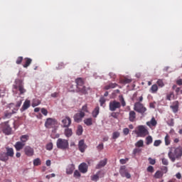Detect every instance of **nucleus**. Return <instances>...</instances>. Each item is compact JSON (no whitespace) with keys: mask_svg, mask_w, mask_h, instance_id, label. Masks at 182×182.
<instances>
[{"mask_svg":"<svg viewBox=\"0 0 182 182\" xmlns=\"http://www.w3.org/2000/svg\"><path fill=\"white\" fill-rule=\"evenodd\" d=\"M9 109H11V113H13V114H15V113H16V112H18V110H19V108H16V107L15 106V104L14 103H10L9 105Z\"/></svg>","mask_w":182,"mask_h":182,"instance_id":"nucleus-28","label":"nucleus"},{"mask_svg":"<svg viewBox=\"0 0 182 182\" xmlns=\"http://www.w3.org/2000/svg\"><path fill=\"white\" fill-rule=\"evenodd\" d=\"M41 164H42V161H41V159L37 158L33 160V166H41Z\"/></svg>","mask_w":182,"mask_h":182,"instance_id":"nucleus-40","label":"nucleus"},{"mask_svg":"<svg viewBox=\"0 0 182 182\" xmlns=\"http://www.w3.org/2000/svg\"><path fill=\"white\" fill-rule=\"evenodd\" d=\"M140 153H141V149L137 148V147L134 149L132 151V154H134V156H136V154H139Z\"/></svg>","mask_w":182,"mask_h":182,"instance_id":"nucleus-44","label":"nucleus"},{"mask_svg":"<svg viewBox=\"0 0 182 182\" xmlns=\"http://www.w3.org/2000/svg\"><path fill=\"white\" fill-rule=\"evenodd\" d=\"M9 160V156L6 154V152L1 151L0 153V161L6 162Z\"/></svg>","mask_w":182,"mask_h":182,"instance_id":"nucleus-21","label":"nucleus"},{"mask_svg":"<svg viewBox=\"0 0 182 182\" xmlns=\"http://www.w3.org/2000/svg\"><path fill=\"white\" fill-rule=\"evenodd\" d=\"M76 86H77V90L80 93H82V95H87V90L86 89V87H85V82L83 81V79L79 77L75 80Z\"/></svg>","mask_w":182,"mask_h":182,"instance_id":"nucleus-4","label":"nucleus"},{"mask_svg":"<svg viewBox=\"0 0 182 182\" xmlns=\"http://www.w3.org/2000/svg\"><path fill=\"white\" fill-rule=\"evenodd\" d=\"M24 153L28 157H32V156H33L35 154V151L33 150V148L31 147L30 146H26L24 148Z\"/></svg>","mask_w":182,"mask_h":182,"instance_id":"nucleus-14","label":"nucleus"},{"mask_svg":"<svg viewBox=\"0 0 182 182\" xmlns=\"http://www.w3.org/2000/svg\"><path fill=\"white\" fill-rule=\"evenodd\" d=\"M119 173L122 177H126L127 178H130L132 175L127 172V169H126V166H122L119 168Z\"/></svg>","mask_w":182,"mask_h":182,"instance_id":"nucleus-10","label":"nucleus"},{"mask_svg":"<svg viewBox=\"0 0 182 182\" xmlns=\"http://www.w3.org/2000/svg\"><path fill=\"white\" fill-rule=\"evenodd\" d=\"M81 112H83V113H89V109L87 108V104H85L82 107Z\"/></svg>","mask_w":182,"mask_h":182,"instance_id":"nucleus-45","label":"nucleus"},{"mask_svg":"<svg viewBox=\"0 0 182 182\" xmlns=\"http://www.w3.org/2000/svg\"><path fill=\"white\" fill-rule=\"evenodd\" d=\"M159 90V86H157V84H154L151 88L149 89L150 93H157Z\"/></svg>","mask_w":182,"mask_h":182,"instance_id":"nucleus-27","label":"nucleus"},{"mask_svg":"<svg viewBox=\"0 0 182 182\" xmlns=\"http://www.w3.org/2000/svg\"><path fill=\"white\" fill-rule=\"evenodd\" d=\"M83 133V127L82 125H78L77 128L76 134L77 136H82Z\"/></svg>","mask_w":182,"mask_h":182,"instance_id":"nucleus-33","label":"nucleus"},{"mask_svg":"<svg viewBox=\"0 0 182 182\" xmlns=\"http://www.w3.org/2000/svg\"><path fill=\"white\" fill-rule=\"evenodd\" d=\"M66 129L64 131V134L66 137H72V135L73 134V132L72 131V129L69 127H65Z\"/></svg>","mask_w":182,"mask_h":182,"instance_id":"nucleus-24","label":"nucleus"},{"mask_svg":"<svg viewBox=\"0 0 182 182\" xmlns=\"http://www.w3.org/2000/svg\"><path fill=\"white\" fill-rule=\"evenodd\" d=\"M100 106L103 107L105 103H106V98H105L104 97H100Z\"/></svg>","mask_w":182,"mask_h":182,"instance_id":"nucleus-47","label":"nucleus"},{"mask_svg":"<svg viewBox=\"0 0 182 182\" xmlns=\"http://www.w3.org/2000/svg\"><path fill=\"white\" fill-rule=\"evenodd\" d=\"M107 164V159H105L99 162L98 164H97L95 168L99 169L102 168V167H105Z\"/></svg>","mask_w":182,"mask_h":182,"instance_id":"nucleus-23","label":"nucleus"},{"mask_svg":"<svg viewBox=\"0 0 182 182\" xmlns=\"http://www.w3.org/2000/svg\"><path fill=\"white\" fill-rule=\"evenodd\" d=\"M25 63L23 65V68H28L32 63V59L29 58H24Z\"/></svg>","mask_w":182,"mask_h":182,"instance_id":"nucleus-31","label":"nucleus"},{"mask_svg":"<svg viewBox=\"0 0 182 182\" xmlns=\"http://www.w3.org/2000/svg\"><path fill=\"white\" fill-rule=\"evenodd\" d=\"M146 124L150 127V126L156 127L157 126V121L154 117H152L150 122H147Z\"/></svg>","mask_w":182,"mask_h":182,"instance_id":"nucleus-29","label":"nucleus"},{"mask_svg":"<svg viewBox=\"0 0 182 182\" xmlns=\"http://www.w3.org/2000/svg\"><path fill=\"white\" fill-rule=\"evenodd\" d=\"M162 161V164H164V166H168V159H166V158H163L161 159Z\"/></svg>","mask_w":182,"mask_h":182,"instance_id":"nucleus-51","label":"nucleus"},{"mask_svg":"<svg viewBox=\"0 0 182 182\" xmlns=\"http://www.w3.org/2000/svg\"><path fill=\"white\" fill-rule=\"evenodd\" d=\"M171 97H174V92H171L167 95L166 100H171Z\"/></svg>","mask_w":182,"mask_h":182,"instance_id":"nucleus-46","label":"nucleus"},{"mask_svg":"<svg viewBox=\"0 0 182 182\" xmlns=\"http://www.w3.org/2000/svg\"><path fill=\"white\" fill-rule=\"evenodd\" d=\"M151 143H153V137H151V136H148L146 138V146H149V144H151Z\"/></svg>","mask_w":182,"mask_h":182,"instance_id":"nucleus-38","label":"nucleus"},{"mask_svg":"<svg viewBox=\"0 0 182 182\" xmlns=\"http://www.w3.org/2000/svg\"><path fill=\"white\" fill-rule=\"evenodd\" d=\"M148 160H149V164H151L152 166H154V164H156V159L149 158Z\"/></svg>","mask_w":182,"mask_h":182,"instance_id":"nucleus-55","label":"nucleus"},{"mask_svg":"<svg viewBox=\"0 0 182 182\" xmlns=\"http://www.w3.org/2000/svg\"><path fill=\"white\" fill-rule=\"evenodd\" d=\"M134 110H135V112H137V113L144 114V113L147 112V108H146V107H144V105L140 102H137L134 103Z\"/></svg>","mask_w":182,"mask_h":182,"instance_id":"nucleus-6","label":"nucleus"},{"mask_svg":"<svg viewBox=\"0 0 182 182\" xmlns=\"http://www.w3.org/2000/svg\"><path fill=\"white\" fill-rule=\"evenodd\" d=\"M105 173L102 171H98L97 174L91 176L92 181H97L99 180V177H104Z\"/></svg>","mask_w":182,"mask_h":182,"instance_id":"nucleus-16","label":"nucleus"},{"mask_svg":"<svg viewBox=\"0 0 182 182\" xmlns=\"http://www.w3.org/2000/svg\"><path fill=\"white\" fill-rule=\"evenodd\" d=\"M41 113L42 114H43L44 116H48V109H45V108H42L41 109Z\"/></svg>","mask_w":182,"mask_h":182,"instance_id":"nucleus-57","label":"nucleus"},{"mask_svg":"<svg viewBox=\"0 0 182 182\" xmlns=\"http://www.w3.org/2000/svg\"><path fill=\"white\" fill-rule=\"evenodd\" d=\"M128 160H129V158L122 159L119 160V163L120 164H126Z\"/></svg>","mask_w":182,"mask_h":182,"instance_id":"nucleus-52","label":"nucleus"},{"mask_svg":"<svg viewBox=\"0 0 182 182\" xmlns=\"http://www.w3.org/2000/svg\"><path fill=\"white\" fill-rule=\"evenodd\" d=\"M22 105V100H20L19 101L16 102V105H14L17 109H19L21 107V105Z\"/></svg>","mask_w":182,"mask_h":182,"instance_id":"nucleus-54","label":"nucleus"},{"mask_svg":"<svg viewBox=\"0 0 182 182\" xmlns=\"http://www.w3.org/2000/svg\"><path fill=\"white\" fill-rule=\"evenodd\" d=\"M176 94L178 95H182V90L181 88L180 87H177L176 90H175Z\"/></svg>","mask_w":182,"mask_h":182,"instance_id":"nucleus-59","label":"nucleus"},{"mask_svg":"<svg viewBox=\"0 0 182 182\" xmlns=\"http://www.w3.org/2000/svg\"><path fill=\"white\" fill-rule=\"evenodd\" d=\"M22 60H23V57H22V56L18 57V58L16 61V63L17 65H21V63H22Z\"/></svg>","mask_w":182,"mask_h":182,"instance_id":"nucleus-48","label":"nucleus"},{"mask_svg":"<svg viewBox=\"0 0 182 182\" xmlns=\"http://www.w3.org/2000/svg\"><path fill=\"white\" fill-rule=\"evenodd\" d=\"M147 171L149 173H154V168L152 166H149L147 168Z\"/></svg>","mask_w":182,"mask_h":182,"instance_id":"nucleus-56","label":"nucleus"},{"mask_svg":"<svg viewBox=\"0 0 182 182\" xmlns=\"http://www.w3.org/2000/svg\"><path fill=\"white\" fill-rule=\"evenodd\" d=\"M156 83L159 86V87H164V82H163L162 80H158Z\"/></svg>","mask_w":182,"mask_h":182,"instance_id":"nucleus-49","label":"nucleus"},{"mask_svg":"<svg viewBox=\"0 0 182 182\" xmlns=\"http://www.w3.org/2000/svg\"><path fill=\"white\" fill-rule=\"evenodd\" d=\"M0 129H1V132L6 136H9V134H12V128L11 126H9V124H8V122H4L0 125Z\"/></svg>","mask_w":182,"mask_h":182,"instance_id":"nucleus-7","label":"nucleus"},{"mask_svg":"<svg viewBox=\"0 0 182 182\" xmlns=\"http://www.w3.org/2000/svg\"><path fill=\"white\" fill-rule=\"evenodd\" d=\"M130 130L129 129V128H124L123 129V133L124 134V136H127V134H129Z\"/></svg>","mask_w":182,"mask_h":182,"instance_id":"nucleus-58","label":"nucleus"},{"mask_svg":"<svg viewBox=\"0 0 182 182\" xmlns=\"http://www.w3.org/2000/svg\"><path fill=\"white\" fill-rule=\"evenodd\" d=\"M20 140L23 144H26V143L29 140V135H22L20 137Z\"/></svg>","mask_w":182,"mask_h":182,"instance_id":"nucleus-30","label":"nucleus"},{"mask_svg":"<svg viewBox=\"0 0 182 182\" xmlns=\"http://www.w3.org/2000/svg\"><path fill=\"white\" fill-rule=\"evenodd\" d=\"M86 149H87V145L85 144V140L81 139L78 142V150L80 151V153H85L86 151Z\"/></svg>","mask_w":182,"mask_h":182,"instance_id":"nucleus-13","label":"nucleus"},{"mask_svg":"<svg viewBox=\"0 0 182 182\" xmlns=\"http://www.w3.org/2000/svg\"><path fill=\"white\" fill-rule=\"evenodd\" d=\"M57 149L63 150V151L69 149V140L60 138L56 141Z\"/></svg>","mask_w":182,"mask_h":182,"instance_id":"nucleus-3","label":"nucleus"},{"mask_svg":"<svg viewBox=\"0 0 182 182\" xmlns=\"http://www.w3.org/2000/svg\"><path fill=\"white\" fill-rule=\"evenodd\" d=\"M164 141L166 146H170V143H171V141L170 140V136L168 134H166L164 138Z\"/></svg>","mask_w":182,"mask_h":182,"instance_id":"nucleus-37","label":"nucleus"},{"mask_svg":"<svg viewBox=\"0 0 182 182\" xmlns=\"http://www.w3.org/2000/svg\"><path fill=\"white\" fill-rule=\"evenodd\" d=\"M74 177H80V172H79L77 170L75 171Z\"/></svg>","mask_w":182,"mask_h":182,"instance_id":"nucleus-60","label":"nucleus"},{"mask_svg":"<svg viewBox=\"0 0 182 182\" xmlns=\"http://www.w3.org/2000/svg\"><path fill=\"white\" fill-rule=\"evenodd\" d=\"M6 154L9 157H14L15 152L14 151V148H11L9 146L6 147Z\"/></svg>","mask_w":182,"mask_h":182,"instance_id":"nucleus-20","label":"nucleus"},{"mask_svg":"<svg viewBox=\"0 0 182 182\" xmlns=\"http://www.w3.org/2000/svg\"><path fill=\"white\" fill-rule=\"evenodd\" d=\"M119 137H120V132H114L112 133V139L114 140H116V139H119Z\"/></svg>","mask_w":182,"mask_h":182,"instance_id":"nucleus-43","label":"nucleus"},{"mask_svg":"<svg viewBox=\"0 0 182 182\" xmlns=\"http://www.w3.org/2000/svg\"><path fill=\"white\" fill-rule=\"evenodd\" d=\"M52 149H53V144L52 142H50L46 145V149L50 151L52 150Z\"/></svg>","mask_w":182,"mask_h":182,"instance_id":"nucleus-50","label":"nucleus"},{"mask_svg":"<svg viewBox=\"0 0 182 182\" xmlns=\"http://www.w3.org/2000/svg\"><path fill=\"white\" fill-rule=\"evenodd\" d=\"M136 134L139 137H144L145 136H147L149 134V130H147V128L144 125H139L137 127V130L136 132Z\"/></svg>","mask_w":182,"mask_h":182,"instance_id":"nucleus-8","label":"nucleus"},{"mask_svg":"<svg viewBox=\"0 0 182 182\" xmlns=\"http://www.w3.org/2000/svg\"><path fill=\"white\" fill-rule=\"evenodd\" d=\"M121 83H123V85H127L129 83H132V79L124 77L121 79Z\"/></svg>","mask_w":182,"mask_h":182,"instance_id":"nucleus-36","label":"nucleus"},{"mask_svg":"<svg viewBox=\"0 0 182 182\" xmlns=\"http://www.w3.org/2000/svg\"><path fill=\"white\" fill-rule=\"evenodd\" d=\"M160 144H161V140H156L154 142V146H155V147H159Z\"/></svg>","mask_w":182,"mask_h":182,"instance_id":"nucleus-53","label":"nucleus"},{"mask_svg":"<svg viewBox=\"0 0 182 182\" xmlns=\"http://www.w3.org/2000/svg\"><path fill=\"white\" fill-rule=\"evenodd\" d=\"M85 112L80 111L79 113H77L74 115V121L76 123H80V122H82V119H83V117H85Z\"/></svg>","mask_w":182,"mask_h":182,"instance_id":"nucleus-12","label":"nucleus"},{"mask_svg":"<svg viewBox=\"0 0 182 182\" xmlns=\"http://www.w3.org/2000/svg\"><path fill=\"white\" fill-rule=\"evenodd\" d=\"M176 84L178 85V86H181L182 85V79H178L176 80Z\"/></svg>","mask_w":182,"mask_h":182,"instance_id":"nucleus-62","label":"nucleus"},{"mask_svg":"<svg viewBox=\"0 0 182 182\" xmlns=\"http://www.w3.org/2000/svg\"><path fill=\"white\" fill-rule=\"evenodd\" d=\"M12 114H14L12 112L5 111L4 112V119H11V117H12Z\"/></svg>","mask_w":182,"mask_h":182,"instance_id":"nucleus-42","label":"nucleus"},{"mask_svg":"<svg viewBox=\"0 0 182 182\" xmlns=\"http://www.w3.org/2000/svg\"><path fill=\"white\" fill-rule=\"evenodd\" d=\"M79 171L80 173H82V174H85V173H87V164L86 163H82L79 167Z\"/></svg>","mask_w":182,"mask_h":182,"instance_id":"nucleus-15","label":"nucleus"},{"mask_svg":"<svg viewBox=\"0 0 182 182\" xmlns=\"http://www.w3.org/2000/svg\"><path fill=\"white\" fill-rule=\"evenodd\" d=\"M97 150H103V149H104V145H103V143H102V144H100L97 146Z\"/></svg>","mask_w":182,"mask_h":182,"instance_id":"nucleus-61","label":"nucleus"},{"mask_svg":"<svg viewBox=\"0 0 182 182\" xmlns=\"http://www.w3.org/2000/svg\"><path fill=\"white\" fill-rule=\"evenodd\" d=\"M14 89L16 90H18L19 95H23V93H26V89H25V87L23 86V82L21 80H16V85H14Z\"/></svg>","mask_w":182,"mask_h":182,"instance_id":"nucleus-5","label":"nucleus"},{"mask_svg":"<svg viewBox=\"0 0 182 182\" xmlns=\"http://www.w3.org/2000/svg\"><path fill=\"white\" fill-rule=\"evenodd\" d=\"M26 144H23L21 141H17L16 142L14 147L16 150V151H21V150H22V149H23V147H25V145Z\"/></svg>","mask_w":182,"mask_h":182,"instance_id":"nucleus-17","label":"nucleus"},{"mask_svg":"<svg viewBox=\"0 0 182 182\" xmlns=\"http://www.w3.org/2000/svg\"><path fill=\"white\" fill-rule=\"evenodd\" d=\"M29 107H31V101L26 100L23 102L22 107L21 108V112H25V110H27V109H29Z\"/></svg>","mask_w":182,"mask_h":182,"instance_id":"nucleus-18","label":"nucleus"},{"mask_svg":"<svg viewBox=\"0 0 182 182\" xmlns=\"http://www.w3.org/2000/svg\"><path fill=\"white\" fill-rule=\"evenodd\" d=\"M170 107L173 113H177V112H178V101L173 102V105H171Z\"/></svg>","mask_w":182,"mask_h":182,"instance_id":"nucleus-22","label":"nucleus"},{"mask_svg":"<svg viewBox=\"0 0 182 182\" xmlns=\"http://www.w3.org/2000/svg\"><path fill=\"white\" fill-rule=\"evenodd\" d=\"M75 171V165L70 164L67 167L66 173L68 174H72L73 171Z\"/></svg>","mask_w":182,"mask_h":182,"instance_id":"nucleus-26","label":"nucleus"},{"mask_svg":"<svg viewBox=\"0 0 182 182\" xmlns=\"http://www.w3.org/2000/svg\"><path fill=\"white\" fill-rule=\"evenodd\" d=\"M114 87H117V83H109V85L105 87V90H109V89H114Z\"/></svg>","mask_w":182,"mask_h":182,"instance_id":"nucleus-32","label":"nucleus"},{"mask_svg":"<svg viewBox=\"0 0 182 182\" xmlns=\"http://www.w3.org/2000/svg\"><path fill=\"white\" fill-rule=\"evenodd\" d=\"M56 124H58V121L55 119L48 118L45 122V127L46 129H53L56 127Z\"/></svg>","mask_w":182,"mask_h":182,"instance_id":"nucleus-9","label":"nucleus"},{"mask_svg":"<svg viewBox=\"0 0 182 182\" xmlns=\"http://www.w3.org/2000/svg\"><path fill=\"white\" fill-rule=\"evenodd\" d=\"M168 157L170 159L172 163H174L176 160H178L182 157V147L178 146L176 148H171L168 153Z\"/></svg>","mask_w":182,"mask_h":182,"instance_id":"nucleus-1","label":"nucleus"},{"mask_svg":"<svg viewBox=\"0 0 182 182\" xmlns=\"http://www.w3.org/2000/svg\"><path fill=\"white\" fill-rule=\"evenodd\" d=\"M135 147L139 148L140 147H144V141L143 139H140L138 141L136 142L135 144Z\"/></svg>","mask_w":182,"mask_h":182,"instance_id":"nucleus-35","label":"nucleus"},{"mask_svg":"<svg viewBox=\"0 0 182 182\" xmlns=\"http://www.w3.org/2000/svg\"><path fill=\"white\" fill-rule=\"evenodd\" d=\"M58 95H59V93L54 92V93L51 94V97H58Z\"/></svg>","mask_w":182,"mask_h":182,"instance_id":"nucleus-64","label":"nucleus"},{"mask_svg":"<svg viewBox=\"0 0 182 182\" xmlns=\"http://www.w3.org/2000/svg\"><path fill=\"white\" fill-rule=\"evenodd\" d=\"M119 100L121 102L116 100L109 102V109L110 112H116L117 109H120V107H124V106H126V101H124L123 95L119 96Z\"/></svg>","mask_w":182,"mask_h":182,"instance_id":"nucleus-2","label":"nucleus"},{"mask_svg":"<svg viewBox=\"0 0 182 182\" xmlns=\"http://www.w3.org/2000/svg\"><path fill=\"white\" fill-rule=\"evenodd\" d=\"M84 123L86 124V126H92V124H93V119L87 118L84 119Z\"/></svg>","mask_w":182,"mask_h":182,"instance_id":"nucleus-34","label":"nucleus"},{"mask_svg":"<svg viewBox=\"0 0 182 182\" xmlns=\"http://www.w3.org/2000/svg\"><path fill=\"white\" fill-rule=\"evenodd\" d=\"M100 112V107H99V106L96 107L92 112V117H95V118L97 117V116H99Z\"/></svg>","mask_w":182,"mask_h":182,"instance_id":"nucleus-25","label":"nucleus"},{"mask_svg":"<svg viewBox=\"0 0 182 182\" xmlns=\"http://www.w3.org/2000/svg\"><path fill=\"white\" fill-rule=\"evenodd\" d=\"M41 105V100H33L32 102V107H36V106H39Z\"/></svg>","mask_w":182,"mask_h":182,"instance_id":"nucleus-41","label":"nucleus"},{"mask_svg":"<svg viewBox=\"0 0 182 182\" xmlns=\"http://www.w3.org/2000/svg\"><path fill=\"white\" fill-rule=\"evenodd\" d=\"M70 124H72V119L69 117H64L61 121V126L63 127H70Z\"/></svg>","mask_w":182,"mask_h":182,"instance_id":"nucleus-11","label":"nucleus"},{"mask_svg":"<svg viewBox=\"0 0 182 182\" xmlns=\"http://www.w3.org/2000/svg\"><path fill=\"white\" fill-rule=\"evenodd\" d=\"M154 178H161V177H163V173H161V171H157L154 176Z\"/></svg>","mask_w":182,"mask_h":182,"instance_id":"nucleus-39","label":"nucleus"},{"mask_svg":"<svg viewBox=\"0 0 182 182\" xmlns=\"http://www.w3.org/2000/svg\"><path fill=\"white\" fill-rule=\"evenodd\" d=\"M136 112L129 111V122H131L132 123H134V122L136 121Z\"/></svg>","mask_w":182,"mask_h":182,"instance_id":"nucleus-19","label":"nucleus"},{"mask_svg":"<svg viewBox=\"0 0 182 182\" xmlns=\"http://www.w3.org/2000/svg\"><path fill=\"white\" fill-rule=\"evenodd\" d=\"M109 76H110V77H112V79H116V75H115L114 73H109Z\"/></svg>","mask_w":182,"mask_h":182,"instance_id":"nucleus-63","label":"nucleus"}]
</instances>
